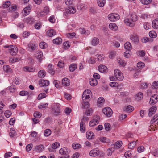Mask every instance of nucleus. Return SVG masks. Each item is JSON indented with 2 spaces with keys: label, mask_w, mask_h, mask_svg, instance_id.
<instances>
[{
  "label": "nucleus",
  "mask_w": 158,
  "mask_h": 158,
  "mask_svg": "<svg viewBox=\"0 0 158 158\" xmlns=\"http://www.w3.org/2000/svg\"><path fill=\"white\" fill-rule=\"evenodd\" d=\"M118 61L119 64L123 66H124L126 64V63L123 61V60L120 58L118 59Z\"/></svg>",
  "instance_id": "6e6d98bb"
},
{
  "label": "nucleus",
  "mask_w": 158,
  "mask_h": 158,
  "mask_svg": "<svg viewBox=\"0 0 158 158\" xmlns=\"http://www.w3.org/2000/svg\"><path fill=\"white\" fill-rule=\"evenodd\" d=\"M43 56V54L42 52H40L37 53V54L36 55V56L37 59L39 60H42L41 59V58H42Z\"/></svg>",
  "instance_id": "0e129e2a"
},
{
  "label": "nucleus",
  "mask_w": 158,
  "mask_h": 158,
  "mask_svg": "<svg viewBox=\"0 0 158 158\" xmlns=\"http://www.w3.org/2000/svg\"><path fill=\"white\" fill-rule=\"evenodd\" d=\"M158 101V95L154 94L151 97L149 103L151 104H155Z\"/></svg>",
  "instance_id": "423d86ee"
},
{
  "label": "nucleus",
  "mask_w": 158,
  "mask_h": 158,
  "mask_svg": "<svg viewBox=\"0 0 158 158\" xmlns=\"http://www.w3.org/2000/svg\"><path fill=\"white\" fill-rule=\"evenodd\" d=\"M39 46L41 49H44L47 47V44L45 42H42L40 43Z\"/></svg>",
  "instance_id": "a18cd8bd"
},
{
  "label": "nucleus",
  "mask_w": 158,
  "mask_h": 158,
  "mask_svg": "<svg viewBox=\"0 0 158 158\" xmlns=\"http://www.w3.org/2000/svg\"><path fill=\"white\" fill-rule=\"evenodd\" d=\"M4 114L6 117L9 118L11 115L12 113L10 111L7 110L5 111Z\"/></svg>",
  "instance_id": "bf43d9fd"
},
{
  "label": "nucleus",
  "mask_w": 158,
  "mask_h": 158,
  "mask_svg": "<svg viewBox=\"0 0 158 158\" xmlns=\"http://www.w3.org/2000/svg\"><path fill=\"white\" fill-rule=\"evenodd\" d=\"M156 110V107L155 106H152L149 109V111L155 113Z\"/></svg>",
  "instance_id": "69168bd1"
},
{
  "label": "nucleus",
  "mask_w": 158,
  "mask_h": 158,
  "mask_svg": "<svg viewBox=\"0 0 158 158\" xmlns=\"http://www.w3.org/2000/svg\"><path fill=\"white\" fill-rule=\"evenodd\" d=\"M100 151L98 148L94 149L91 150L90 152L89 155L92 156H96L100 154Z\"/></svg>",
  "instance_id": "6e6552de"
},
{
  "label": "nucleus",
  "mask_w": 158,
  "mask_h": 158,
  "mask_svg": "<svg viewBox=\"0 0 158 158\" xmlns=\"http://www.w3.org/2000/svg\"><path fill=\"white\" fill-rule=\"evenodd\" d=\"M69 80L67 78H64L62 81V84L65 86H68L70 85Z\"/></svg>",
  "instance_id": "2eb2a0df"
},
{
  "label": "nucleus",
  "mask_w": 158,
  "mask_h": 158,
  "mask_svg": "<svg viewBox=\"0 0 158 158\" xmlns=\"http://www.w3.org/2000/svg\"><path fill=\"white\" fill-rule=\"evenodd\" d=\"M131 51L130 50H127L124 53V56L127 58H129L131 56Z\"/></svg>",
  "instance_id": "09e8293b"
},
{
  "label": "nucleus",
  "mask_w": 158,
  "mask_h": 158,
  "mask_svg": "<svg viewBox=\"0 0 158 158\" xmlns=\"http://www.w3.org/2000/svg\"><path fill=\"white\" fill-rule=\"evenodd\" d=\"M45 75V72L44 70H40L38 73V76L41 78H44Z\"/></svg>",
  "instance_id": "bb28decb"
},
{
  "label": "nucleus",
  "mask_w": 158,
  "mask_h": 158,
  "mask_svg": "<svg viewBox=\"0 0 158 158\" xmlns=\"http://www.w3.org/2000/svg\"><path fill=\"white\" fill-rule=\"evenodd\" d=\"M46 95L45 93H41L38 96V99L40 100L41 99L46 97Z\"/></svg>",
  "instance_id": "864d4df0"
},
{
  "label": "nucleus",
  "mask_w": 158,
  "mask_h": 158,
  "mask_svg": "<svg viewBox=\"0 0 158 158\" xmlns=\"http://www.w3.org/2000/svg\"><path fill=\"white\" fill-rule=\"evenodd\" d=\"M77 65L74 64H71L69 68V70L71 72H73L77 68Z\"/></svg>",
  "instance_id": "2f4dec72"
},
{
  "label": "nucleus",
  "mask_w": 158,
  "mask_h": 158,
  "mask_svg": "<svg viewBox=\"0 0 158 158\" xmlns=\"http://www.w3.org/2000/svg\"><path fill=\"white\" fill-rule=\"evenodd\" d=\"M103 113L107 117H110L112 114V110L109 107H106L103 109Z\"/></svg>",
  "instance_id": "f03ea898"
},
{
  "label": "nucleus",
  "mask_w": 158,
  "mask_h": 158,
  "mask_svg": "<svg viewBox=\"0 0 158 158\" xmlns=\"http://www.w3.org/2000/svg\"><path fill=\"white\" fill-rule=\"evenodd\" d=\"M114 73L115 77L117 79L120 81H121L123 79V75L119 70L115 69L114 70Z\"/></svg>",
  "instance_id": "f257e3e1"
},
{
  "label": "nucleus",
  "mask_w": 158,
  "mask_h": 158,
  "mask_svg": "<svg viewBox=\"0 0 158 158\" xmlns=\"http://www.w3.org/2000/svg\"><path fill=\"white\" fill-rule=\"evenodd\" d=\"M124 23L128 25H130L132 24V22L130 18H126L124 20Z\"/></svg>",
  "instance_id": "c9c22d12"
},
{
  "label": "nucleus",
  "mask_w": 158,
  "mask_h": 158,
  "mask_svg": "<svg viewBox=\"0 0 158 158\" xmlns=\"http://www.w3.org/2000/svg\"><path fill=\"white\" fill-rule=\"evenodd\" d=\"M29 93L25 91H22L19 92V94L22 96H26L28 95Z\"/></svg>",
  "instance_id": "052dcab7"
},
{
  "label": "nucleus",
  "mask_w": 158,
  "mask_h": 158,
  "mask_svg": "<svg viewBox=\"0 0 158 158\" xmlns=\"http://www.w3.org/2000/svg\"><path fill=\"white\" fill-rule=\"evenodd\" d=\"M152 25L154 28L157 29L158 28V20H154L152 22Z\"/></svg>",
  "instance_id": "7c9ffc66"
},
{
  "label": "nucleus",
  "mask_w": 158,
  "mask_h": 158,
  "mask_svg": "<svg viewBox=\"0 0 158 158\" xmlns=\"http://www.w3.org/2000/svg\"><path fill=\"white\" fill-rule=\"evenodd\" d=\"M33 147V144L32 143L29 144L26 146V150L27 152L30 151L32 149Z\"/></svg>",
  "instance_id": "338daca9"
},
{
  "label": "nucleus",
  "mask_w": 158,
  "mask_h": 158,
  "mask_svg": "<svg viewBox=\"0 0 158 158\" xmlns=\"http://www.w3.org/2000/svg\"><path fill=\"white\" fill-rule=\"evenodd\" d=\"M23 70L25 72H31L34 71V69L32 66H26L23 68Z\"/></svg>",
  "instance_id": "412c9836"
},
{
  "label": "nucleus",
  "mask_w": 158,
  "mask_h": 158,
  "mask_svg": "<svg viewBox=\"0 0 158 158\" xmlns=\"http://www.w3.org/2000/svg\"><path fill=\"white\" fill-rule=\"evenodd\" d=\"M124 47L127 50H128L131 49L132 46L131 44L129 42H127L125 43L124 44Z\"/></svg>",
  "instance_id": "4be33fe9"
},
{
  "label": "nucleus",
  "mask_w": 158,
  "mask_h": 158,
  "mask_svg": "<svg viewBox=\"0 0 158 158\" xmlns=\"http://www.w3.org/2000/svg\"><path fill=\"white\" fill-rule=\"evenodd\" d=\"M26 21L30 24H32L34 22V19L31 17L28 18L26 19Z\"/></svg>",
  "instance_id": "8fccbe9b"
},
{
  "label": "nucleus",
  "mask_w": 158,
  "mask_h": 158,
  "mask_svg": "<svg viewBox=\"0 0 158 158\" xmlns=\"http://www.w3.org/2000/svg\"><path fill=\"white\" fill-rule=\"evenodd\" d=\"M109 28L114 31L118 30V27L114 23H111L109 25Z\"/></svg>",
  "instance_id": "aec40b11"
},
{
  "label": "nucleus",
  "mask_w": 158,
  "mask_h": 158,
  "mask_svg": "<svg viewBox=\"0 0 158 158\" xmlns=\"http://www.w3.org/2000/svg\"><path fill=\"white\" fill-rule=\"evenodd\" d=\"M60 146V143L58 142H55L52 145V148L53 149H56Z\"/></svg>",
  "instance_id": "3c124183"
},
{
  "label": "nucleus",
  "mask_w": 158,
  "mask_h": 158,
  "mask_svg": "<svg viewBox=\"0 0 158 158\" xmlns=\"http://www.w3.org/2000/svg\"><path fill=\"white\" fill-rule=\"evenodd\" d=\"M98 82L96 79H92L90 81V85L92 86H95L97 84Z\"/></svg>",
  "instance_id": "72a5a7b5"
},
{
  "label": "nucleus",
  "mask_w": 158,
  "mask_h": 158,
  "mask_svg": "<svg viewBox=\"0 0 158 158\" xmlns=\"http://www.w3.org/2000/svg\"><path fill=\"white\" fill-rule=\"evenodd\" d=\"M39 85L41 86H48L49 82L48 80L41 79L39 81Z\"/></svg>",
  "instance_id": "ddd939ff"
},
{
  "label": "nucleus",
  "mask_w": 158,
  "mask_h": 158,
  "mask_svg": "<svg viewBox=\"0 0 158 158\" xmlns=\"http://www.w3.org/2000/svg\"><path fill=\"white\" fill-rule=\"evenodd\" d=\"M105 128L106 131H110L111 128V125L108 123H106L104 124Z\"/></svg>",
  "instance_id": "de8ad7c7"
},
{
  "label": "nucleus",
  "mask_w": 158,
  "mask_h": 158,
  "mask_svg": "<svg viewBox=\"0 0 158 158\" xmlns=\"http://www.w3.org/2000/svg\"><path fill=\"white\" fill-rule=\"evenodd\" d=\"M72 147L74 149H77L81 148V145L79 144L73 143L72 144Z\"/></svg>",
  "instance_id": "13d9d810"
},
{
  "label": "nucleus",
  "mask_w": 158,
  "mask_h": 158,
  "mask_svg": "<svg viewBox=\"0 0 158 158\" xmlns=\"http://www.w3.org/2000/svg\"><path fill=\"white\" fill-rule=\"evenodd\" d=\"M48 71L52 75H53L55 73V71L54 70L53 68L52 65H48Z\"/></svg>",
  "instance_id": "f3484780"
},
{
  "label": "nucleus",
  "mask_w": 158,
  "mask_h": 158,
  "mask_svg": "<svg viewBox=\"0 0 158 158\" xmlns=\"http://www.w3.org/2000/svg\"><path fill=\"white\" fill-rule=\"evenodd\" d=\"M47 35L49 37H52L55 35V32L53 29H51L47 31Z\"/></svg>",
  "instance_id": "b1692460"
},
{
  "label": "nucleus",
  "mask_w": 158,
  "mask_h": 158,
  "mask_svg": "<svg viewBox=\"0 0 158 158\" xmlns=\"http://www.w3.org/2000/svg\"><path fill=\"white\" fill-rule=\"evenodd\" d=\"M10 5V1H7L4 4H3L2 7H0V8L2 7L4 8L8 7Z\"/></svg>",
  "instance_id": "e433bc0d"
},
{
  "label": "nucleus",
  "mask_w": 158,
  "mask_h": 158,
  "mask_svg": "<svg viewBox=\"0 0 158 158\" xmlns=\"http://www.w3.org/2000/svg\"><path fill=\"white\" fill-rule=\"evenodd\" d=\"M48 106V104L46 103L44 104H41L39 105L38 107L40 109H42L43 108H46Z\"/></svg>",
  "instance_id": "680f3d73"
},
{
  "label": "nucleus",
  "mask_w": 158,
  "mask_h": 158,
  "mask_svg": "<svg viewBox=\"0 0 158 158\" xmlns=\"http://www.w3.org/2000/svg\"><path fill=\"white\" fill-rule=\"evenodd\" d=\"M119 15L116 14H111L109 15L108 16L109 19L111 21H115L119 19Z\"/></svg>",
  "instance_id": "7ed1b4c3"
},
{
  "label": "nucleus",
  "mask_w": 158,
  "mask_h": 158,
  "mask_svg": "<svg viewBox=\"0 0 158 158\" xmlns=\"http://www.w3.org/2000/svg\"><path fill=\"white\" fill-rule=\"evenodd\" d=\"M100 140L103 143H108L110 142L109 140L105 137H102L100 138Z\"/></svg>",
  "instance_id": "49530a36"
},
{
  "label": "nucleus",
  "mask_w": 158,
  "mask_h": 158,
  "mask_svg": "<svg viewBox=\"0 0 158 158\" xmlns=\"http://www.w3.org/2000/svg\"><path fill=\"white\" fill-rule=\"evenodd\" d=\"M141 2L143 4L147 5L151 2V0H140Z\"/></svg>",
  "instance_id": "e2e57ef3"
},
{
  "label": "nucleus",
  "mask_w": 158,
  "mask_h": 158,
  "mask_svg": "<svg viewBox=\"0 0 158 158\" xmlns=\"http://www.w3.org/2000/svg\"><path fill=\"white\" fill-rule=\"evenodd\" d=\"M130 18L132 22L136 21L138 19V17L134 13L132 14L131 15Z\"/></svg>",
  "instance_id": "c85d7f7f"
},
{
  "label": "nucleus",
  "mask_w": 158,
  "mask_h": 158,
  "mask_svg": "<svg viewBox=\"0 0 158 158\" xmlns=\"http://www.w3.org/2000/svg\"><path fill=\"white\" fill-rule=\"evenodd\" d=\"M3 69L6 72H8L10 71L11 69L9 65H5L3 66Z\"/></svg>",
  "instance_id": "603ef678"
},
{
  "label": "nucleus",
  "mask_w": 158,
  "mask_h": 158,
  "mask_svg": "<svg viewBox=\"0 0 158 158\" xmlns=\"http://www.w3.org/2000/svg\"><path fill=\"white\" fill-rule=\"evenodd\" d=\"M122 142L121 141H118L116 142L114 145V149H118L119 148L122 146Z\"/></svg>",
  "instance_id": "473e14b6"
},
{
  "label": "nucleus",
  "mask_w": 158,
  "mask_h": 158,
  "mask_svg": "<svg viewBox=\"0 0 158 158\" xmlns=\"http://www.w3.org/2000/svg\"><path fill=\"white\" fill-rule=\"evenodd\" d=\"M137 66L139 69H141L144 66V64L142 62H139L137 64Z\"/></svg>",
  "instance_id": "5fc2aeb1"
},
{
  "label": "nucleus",
  "mask_w": 158,
  "mask_h": 158,
  "mask_svg": "<svg viewBox=\"0 0 158 158\" xmlns=\"http://www.w3.org/2000/svg\"><path fill=\"white\" fill-rule=\"evenodd\" d=\"M51 133V131L49 129L45 130L44 131V135L45 136H49Z\"/></svg>",
  "instance_id": "f704fd0d"
},
{
  "label": "nucleus",
  "mask_w": 158,
  "mask_h": 158,
  "mask_svg": "<svg viewBox=\"0 0 158 158\" xmlns=\"http://www.w3.org/2000/svg\"><path fill=\"white\" fill-rule=\"evenodd\" d=\"M134 108L130 105H129L127 106H126L124 109V110L128 112H130L134 110Z\"/></svg>",
  "instance_id": "a878e982"
},
{
  "label": "nucleus",
  "mask_w": 158,
  "mask_h": 158,
  "mask_svg": "<svg viewBox=\"0 0 158 158\" xmlns=\"http://www.w3.org/2000/svg\"><path fill=\"white\" fill-rule=\"evenodd\" d=\"M44 149V147L43 145L41 144L37 145L33 149V151L38 152H41Z\"/></svg>",
  "instance_id": "9b49d317"
},
{
  "label": "nucleus",
  "mask_w": 158,
  "mask_h": 158,
  "mask_svg": "<svg viewBox=\"0 0 158 158\" xmlns=\"http://www.w3.org/2000/svg\"><path fill=\"white\" fill-rule=\"evenodd\" d=\"M98 39L96 37H94L92 40L91 43L92 45L93 46L97 45L99 43Z\"/></svg>",
  "instance_id": "dca6fc26"
},
{
  "label": "nucleus",
  "mask_w": 158,
  "mask_h": 158,
  "mask_svg": "<svg viewBox=\"0 0 158 158\" xmlns=\"http://www.w3.org/2000/svg\"><path fill=\"white\" fill-rule=\"evenodd\" d=\"M17 8V7L16 5H12L8 9V10L10 12L15 11L16 10Z\"/></svg>",
  "instance_id": "ea45409f"
},
{
  "label": "nucleus",
  "mask_w": 158,
  "mask_h": 158,
  "mask_svg": "<svg viewBox=\"0 0 158 158\" xmlns=\"http://www.w3.org/2000/svg\"><path fill=\"white\" fill-rule=\"evenodd\" d=\"M115 56V51H112L110 54L109 57L110 59L113 58Z\"/></svg>",
  "instance_id": "774afa93"
},
{
  "label": "nucleus",
  "mask_w": 158,
  "mask_h": 158,
  "mask_svg": "<svg viewBox=\"0 0 158 158\" xmlns=\"http://www.w3.org/2000/svg\"><path fill=\"white\" fill-rule=\"evenodd\" d=\"M143 93L141 92H139L137 94L135 98L136 100L137 101H139L143 98Z\"/></svg>",
  "instance_id": "6ab92c4d"
},
{
  "label": "nucleus",
  "mask_w": 158,
  "mask_h": 158,
  "mask_svg": "<svg viewBox=\"0 0 158 158\" xmlns=\"http://www.w3.org/2000/svg\"><path fill=\"white\" fill-rule=\"evenodd\" d=\"M80 131L82 132H84L85 131V123L82 121H81L80 123Z\"/></svg>",
  "instance_id": "c756f323"
},
{
  "label": "nucleus",
  "mask_w": 158,
  "mask_h": 158,
  "mask_svg": "<svg viewBox=\"0 0 158 158\" xmlns=\"http://www.w3.org/2000/svg\"><path fill=\"white\" fill-rule=\"evenodd\" d=\"M49 12V7L47 6H46L44 7V11L40 13V15L43 16V15H46Z\"/></svg>",
  "instance_id": "5701e85b"
},
{
  "label": "nucleus",
  "mask_w": 158,
  "mask_h": 158,
  "mask_svg": "<svg viewBox=\"0 0 158 158\" xmlns=\"http://www.w3.org/2000/svg\"><path fill=\"white\" fill-rule=\"evenodd\" d=\"M97 3L99 7H103L106 3V0H97Z\"/></svg>",
  "instance_id": "393cba45"
},
{
  "label": "nucleus",
  "mask_w": 158,
  "mask_h": 158,
  "mask_svg": "<svg viewBox=\"0 0 158 158\" xmlns=\"http://www.w3.org/2000/svg\"><path fill=\"white\" fill-rule=\"evenodd\" d=\"M59 104L57 103L52 108V113L56 114H58L60 113V111L59 107Z\"/></svg>",
  "instance_id": "9d476101"
},
{
  "label": "nucleus",
  "mask_w": 158,
  "mask_h": 158,
  "mask_svg": "<svg viewBox=\"0 0 158 158\" xmlns=\"http://www.w3.org/2000/svg\"><path fill=\"white\" fill-rule=\"evenodd\" d=\"M99 116H97V118L95 119H93L90 121L89 124V126L90 127H93L97 124L99 123Z\"/></svg>",
  "instance_id": "0eeeda50"
},
{
  "label": "nucleus",
  "mask_w": 158,
  "mask_h": 158,
  "mask_svg": "<svg viewBox=\"0 0 158 158\" xmlns=\"http://www.w3.org/2000/svg\"><path fill=\"white\" fill-rule=\"evenodd\" d=\"M59 153L61 155H64L63 156L69 155L68 150L66 147H63L60 149L59 151Z\"/></svg>",
  "instance_id": "f8f14e48"
},
{
  "label": "nucleus",
  "mask_w": 158,
  "mask_h": 158,
  "mask_svg": "<svg viewBox=\"0 0 158 158\" xmlns=\"http://www.w3.org/2000/svg\"><path fill=\"white\" fill-rule=\"evenodd\" d=\"M107 67L104 65H100L98 67V70L99 72L102 73L106 72L107 70Z\"/></svg>",
  "instance_id": "4468645a"
},
{
  "label": "nucleus",
  "mask_w": 158,
  "mask_h": 158,
  "mask_svg": "<svg viewBox=\"0 0 158 158\" xmlns=\"http://www.w3.org/2000/svg\"><path fill=\"white\" fill-rule=\"evenodd\" d=\"M76 12V9L74 7L69 6L66 10V12L64 13V15L65 16H67V15L69 14H74Z\"/></svg>",
  "instance_id": "20e7f679"
},
{
  "label": "nucleus",
  "mask_w": 158,
  "mask_h": 158,
  "mask_svg": "<svg viewBox=\"0 0 158 158\" xmlns=\"http://www.w3.org/2000/svg\"><path fill=\"white\" fill-rule=\"evenodd\" d=\"M158 119V114H156L154 116L153 118L151 119L150 121V123L153 124L154 122L156 121Z\"/></svg>",
  "instance_id": "c03bdc74"
},
{
  "label": "nucleus",
  "mask_w": 158,
  "mask_h": 158,
  "mask_svg": "<svg viewBox=\"0 0 158 158\" xmlns=\"http://www.w3.org/2000/svg\"><path fill=\"white\" fill-rule=\"evenodd\" d=\"M84 102V104H82V108L86 109L89 106V104L88 100L86 101V100L83 101Z\"/></svg>",
  "instance_id": "79ce46f5"
},
{
  "label": "nucleus",
  "mask_w": 158,
  "mask_h": 158,
  "mask_svg": "<svg viewBox=\"0 0 158 158\" xmlns=\"http://www.w3.org/2000/svg\"><path fill=\"white\" fill-rule=\"evenodd\" d=\"M20 60V58H10L9 62L10 63L15 62L19 61Z\"/></svg>",
  "instance_id": "37998d69"
},
{
  "label": "nucleus",
  "mask_w": 158,
  "mask_h": 158,
  "mask_svg": "<svg viewBox=\"0 0 158 158\" xmlns=\"http://www.w3.org/2000/svg\"><path fill=\"white\" fill-rule=\"evenodd\" d=\"M18 49L17 47L13 45V47L9 49V52L13 56L16 55L17 53Z\"/></svg>",
  "instance_id": "1a4fd4ad"
},
{
  "label": "nucleus",
  "mask_w": 158,
  "mask_h": 158,
  "mask_svg": "<svg viewBox=\"0 0 158 158\" xmlns=\"http://www.w3.org/2000/svg\"><path fill=\"white\" fill-rule=\"evenodd\" d=\"M94 134L93 133L90 131H87L86 134V136L88 139H92L94 138Z\"/></svg>",
  "instance_id": "a211bd4d"
},
{
  "label": "nucleus",
  "mask_w": 158,
  "mask_h": 158,
  "mask_svg": "<svg viewBox=\"0 0 158 158\" xmlns=\"http://www.w3.org/2000/svg\"><path fill=\"white\" fill-rule=\"evenodd\" d=\"M149 35L151 38H155L157 35V34L153 31H152L149 32Z\"/></svg>",
  "instance_id": "4c0bfd02"
},
{
  "label": "nucleus",
  "mask_w": 158,
  "mask_h": 158,
  "mask_svg": "<svg viewBox=\"0 0 158 158\" xmlns=\"http://www.w3.org/2000/svg\"><path fill=\"white\" fill-rule=\"evenodd\" d=\"M10 132L9 133V135L10 136L11 138L14 137L16 135V132L14 130H13L11 128L10 129Z\"/></svg>",
  "instance_id": "a19ab883"
},
{
  "label": "nucleus",
  "mask_w": 158,
  "mask_h": 158,
  "mask_svg": "<svg viewBox=\"0 0 158 158\" xmlns=\"http://www.w3.org/2000/svg\"><path fill=\"white\" fill-rule=\"evenodd\" d=\"M136 145V142L133 141L130 142L128 145L129 148L132 149L134 148Z\"/></svg>",
  "instance_id": "58836bf2"
},
{
  "label": "nucleus",
  "mask_w": 158,
  "mask_h": 158,
  "mask_svg": "<svg viewBox=\"0 0 158 158\" xmlns=\"http://www.w3.org/2000/svg\"><path fill=\"white\" fill-rule=\"evenodd\" d=\"M152 87L153 89H157L158 88V81H155L152 83Z\"/></svg>",
  "instance_id": "4d7b16f0"
},
{
  "label": "nucleus",
  "mask_w": 158,
  "mask_h": 158,
  "mask_svg": "<svg viewBox=\"0 0 158 158\" xmlns=\"http://www.w3.org/2000/svg\"><path fill=\"white\" fill-rule=\"evenodd\" d=\"M52 41L54 44H60L62 42V39L58 37L53 40Z\"/></svg>",
  "instance_id": "cd10ccee"
},
{
  "label": "nucleus",
  "mask_w": 158,
  "mask_h": 158,
  "mask_svg": "<svg viewBox=\"0 0 158 158\" xmlns=\"http://www.w3.org/2000/svg\"><path fill=\"white\" fill-rule=\"evenodd\" d=\"M130 39L132 42L135 44H138L139 42V38L135 34H133L130 36Z\"/></svg>",
  "instance_id": "39448f33"
}]
</instances>
